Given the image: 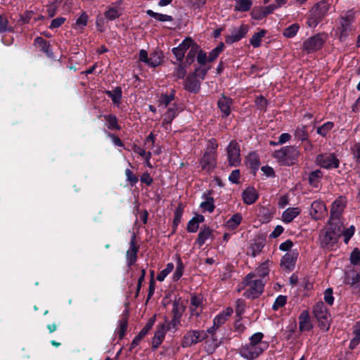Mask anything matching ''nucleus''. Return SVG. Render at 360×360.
<instances>
[{
  "label": "nucleus",
  "mask_w": 360,
  "mask_h": 360,
  "mask_svg": "<svg viewBox=\"0 0 360 360\" xmlns=\"http://www.w3.org/2000/svg\"><path fill=\"white\" fill-rule=\"evenodd\" d=\"M162 60V56L161 54L157 51L153 52L150 54V57L148 58V65L155 68L158 66Z\"/></svg>",
  "instance_id": "obj_45"
},
{
  "label": "nucleus",
  "mask_w": 360,
  "mask_h": 360,
  "mask_svg": "<svg viewBox=\"0 0 360 360\" xmlns=\"http://www.w3.org/2000/svg\"><path fill=\"white\" fill-rule=\"evenodd\" d=\"M138 250L139 248L136 245V236L134 233L131 237L129 248L126 253L127 263L129 266H131L136 262L137 259Z\"/></svg>",
  "instance_id": "obj_19"
},
{
  "label": "nucleus",
  "mask_w": 360,
  "mask_h": 360,
  "mask_svg": "<svg viewBox=\"0 0 360 360\" xmlns=\"http://www.w3.org/2000/svg\"><path fill=\"white\" fill-rule=\"evenodd\" d=\"M300 155L297 147L288 146L276 150L274 157L283 165H292Z\"/></svg>",
  "instance_id": "obj_4"
},
{
  "label": "nucleus",
  "mask_w": 360,
  "mask_h": 360,
  "mask_svg": "<svg viewBox=\"0 0 360 360\" xmlns=\"http://www.w3.org/2000/svg\"><path fill=\"white\" fill-rule=\"evenodd\" d=\"M234 11L238 12H246L250 10L252 6V0H235Z\"/></svg>",
  "instance_id": "obj_34"
},
{
  "label": "nucleus",
  "mask_w": 360,
  "mask_h": 360,
  "mask_svg": "<svg viewBox=\"0 0 360 360\" xmlns=\"http://www.w3.org/2000/svg\"><path fill=\"white\" fill-rule=\"evenodd\" d=\"M217 146L213 147L212 150H207L200 160V165L202 169L207 172L212 171L216 165V153L215 150Z\"/></svg>",
  "instance_id": "obj_13"
},
{
  "label": "nucleus",
  "mask_w": 360,
  "mask_h": 360,
  "mask_svg": "<svg viewBox=\"0 0 360 360\" xmlns=\"http://www.w3.org/2000/svg\"><path fill=\"white\" fill-rule=\"evenodd\" d=\"M343 283L349 285L353 292L360 297V272L354 268L348 269L345 272Z\"/></svg>",
  "instance_id": "obj_10"
},
{
  "label": "nucleus",
  "mask_w": 360,
  "mask_h": 360,
  "mask_svg": "<svg viewBox=\"0 0 360 360\" xmlns=\"http://www.w3.org/2000/svg\"><path fill=\"white\" fill-rule=\"evenodd\" d=\"M207 338V332L200 330H191L186 333L181 341L183 347H189Z\"/></svg>",
  "instance_id": "obj_12"
},
{
  "label": "nucleus",
  "mask_w": 360,
  "mask_h": 360,
  "mask_svg": "<svg viewBox=\"0 0 360 360\" xmlns=\"http://www.w3.org/2000/svg\"><path fill=\"white\" fill-rule=\"evenodd\" d=\"M233 311L232 308L226 307L214 317L213 320L214 325L218 327L223 325L227 321L228 318L233 314Z\"/></svg>",
  "instance_id": "obj_28"
},
{
  "label": "nucleus",
  "mask_w": 360,
  "mask_h": 360,
  "mask_svg": "<svg viewBox=\"0 0 360 360\" xmlns=\"http://www.w3.org/2000/svg\"><path fill=\"white\" fill-rule=\"evenodd\" d=\"M323 178V172L320 169L311 172L309 175V183L314 188H319Z\"/></svg>",
  "instance_id": "obj_32"
},
{
  "label": "nucleus",
  "mask_w": 360,
  "mask_h": 360,
  "mask_svg": "<svg viewBox=\"0 0 360 360\" xmlns=\"http://www.w3.org/2000/svg\"><path fill=\"white\" fill-rule=\"evenodd\" d=\"M299 329L302 332L309 331L312 329V324L308 311L304 310L299 316Z\"/></svg>",
  "instance_id": "obj_22"
},
{
  "label": "nucleus",
  "mask_w": 360,
  "mask_h": 360,
  "mask_svg": "<svg viewBox=\"0 0 360 360\" xmlns=\"http://www.w3.org/2000/svg\"><path fill=\"white\" fill-rule=\"evenodd\" d=\"M243 200L247 205L253 204L258 198V194L253 187L247 188L242 193Z\"/></svg>",
  "instance_id": "obj_27"
},
{
  "label": "nucleus",
  "mask_w": 360,
  "mask_h": 360,
  "mask_svg": "<svg viewBox=\"0 0 360 360\" xmlns=\"http://www.w3.org/2000/svg\"><path fill=\"white\" fill-rule=\"evenodd\" d=\"M88 15L83 13L76 20V27L79 29L84 28L87 23L88 21Z\"/></svg>",
  "instance_id": "obj_58"
},
{
  "label": "nucleus",
  "mask_w": 360,
  "mask_h": 360,
  "mask_svg": "<svg viewBox=\"0 0 360 360\" xmlns=\"http://www.w3.org/2000/svg\"><path fill=\"white\" fill-rule=\"evenodd\" d=\"M294 135L298 140L302 141H307L308 139L307 127L304 125L298 126L295 130Z\"/></svg>",
  "instance_id": "obj_43"
},
{
  "label": "nucleus",
  "mask_w": 360,
  "mask_h": 360,
  "mask_svg": "<svg viewBox=\"0 0 360 360\" xmlns=\"http://www.w3.org/2000/svg\"><path fill=\"white\" fill-rule=\"evenodd\" d=\"M329 9V4L324 1L317 3L311 10L310 15L307 20V24L310 27H315L324 17Z\"/></svg>",
  "instance_id": "obj_6"
},
{
  "label": "nucleus",
  "mask_w": 360,
  "mask_h": 360,
  "mask_svg": "<svg viewBox=\"0 0 360 360\" xmlns=\"http://www.w3.org/2000/svg\"><path fill=\"white\" fill-rule=\"evenodd\" d=\"M266 281L255 278V273H249L243 279V284L246 287L244 296L248 299H256L263 292Z\"/></svg>",
  "instance_id": "obj_2"
},
{
  "label": "nucleus",
  "mask_w": 360,
  "mask_h": 360,
  "mask_svg": "<svg viewBox=\"0 0 360 360\" xmlns=\"http://www.w3.org/2000/svg\"><path fill=\"white\" fill-rule=\"evenodd\" d=\"M258 217L262 223H267L272 219L273 213L269 208L262 207L259 210Z\"/></svg>",
  "instance_id": "obj_37"
},
{
  "label": "nucleus",
  "mask_w": 360,
  "mask_h": 360,
  "mask_svg": "<svg viewBox=\"0 0 360 360\" xmlns=\"http://www.w3.org/2000/svg\"><path fill=\"white\" fill-rule=\"evenodd\" d=\"M174 269V264L172 263H168L166 268L162 270L157 276V280L158 281H163L167 276L170 274Z\"/></svg>",
  "instance_id": "obj_49"
},
{
  "label": "nucleus",
  "mask_w": 360,
  "mask_h": 360,
  "mask_svg": "<svg viewBox=\"0 0 360 360\" xmlns=\"http://www.w3.org/2000/svg\"><path fill=\"white\" fill-rule=\"evenodd\" d=\"M183 311V307L180 306L177 302H174L172 303V314L174 317H176V316L179 315V318H181Z\"/></svg>",
  "instance_id": "obj_60"
},
{
  "label": "nucleus",
  "mask_w": 360,
  "mask_h": 360,
  "mask_svg": "<svg viewBox=\"0 0 360 360\" xmlns=\"http://www.w3.org/2000/svg\"><path fill=\"white\" fill-rule=\"evenodd\" d=\"M34 45L39 46L41 50L49 57L52 56V53L49 51V44L41 37H37L34 40Z\"/></svg>",
  "instance_id": "obj_41"
},
{
  "label": "nucleus",
  "mask_w": 360,
  "mask_h": 360,
  "mask_svg": "<svg viewBox=\"0 0 360 360\" xmlns=\"http://www.w3.org/2000/svg\"><path fill=\"white\" fill-rule=\"evenodd\" d=\"M353 158L360 165V142H355L350 148Z\"/></svg>",
  "instance_id": "obj_53"
},
{
  "label": "nucleus",
  "mask_w": 360,
  "mask_h": 360,
  "mask_svg": "<svg viewBox=\"0 0 360 360\" xmlns=\"http://www.w3.org/2000/svg\"><path fill=\"white\" fill-rule=\"evenodd\" d=\"M334 124L332 122H325L321 126L319 127L316 129V133L323 137H326L328 134L332 130Z\"/></svg>",
  "instance_id": "obj_42"
},
{
  "label": "nucleus",
  "mask_w": 360,
  "mask_h": 360,
  "mask_svg": "<svg viewBox=\"0 0 360 360\" xmlns=\"http://www.w3.org/2000/svg\"><path fill=\"white\" fill-rule=\"evenodd\" d=\"M350 263L353 265H357L360 262V251L358 248H354L349 257Z\"/></svg>",
  "instance_id": "obj_57"
},
{
  "label": "nucleus",
  "mask_w": 360,
  "mask_h": 360,
  "mask_svg": "<svg viewBox=\"0 0 360 360\" xmlns=\"http://www.w3.org/2000/svg\"><path fill=\"white\" fill-rule=\"evenodd\" d=\"M174 99V93L172 92L169 94H162L160 98L159 106L162 108L167 107L172 101Z\"/></svg>",
  "instance_id": "obj_47"
},
{
  "label": "nucleus",
  "mask_w": 360,
  "mask_h": 360,
  "mask_svg": "<svg viewBox=\"0 0 360 360\" xmlns=\"http://www.w3.org/2000/svg\"><path fill=\"white\" fill-rule=\"evenodd\" d=\"M104 118L107 122V127L110 130L120 129V127L117 124V117L113 115H104Z\"/></svg>",
  "instance_id": "obj_44"
},
{
  "label": "nucleus",
  "mask_w": 360,
  "mask_h": 360,
  "mask_svg": "<svg viewBox=\"0 0 360 360\" xmlns=\"http://www.w3.org/2000/svg\"><path fill=\"white\" fill-rule=\"evenodd\" d=\"M340 226L336 222H330V226L320 236V245L323 248L332 250L340 236Z\"/></svg>",
  "instance_id": "obj_3"
},
{
  "label": "nucleus",
  "mask_w": 360,
  "mask_h": 360,
  "mask_svg": "<svg viewBox=\"0 0 360 360\" xmlns=\"http://www.w3.org/2000/svg\"><path fill=\"white\" fill-rule=\"evenodd\" d=\"M346 206V199L345 197L340 196L332 204L330 210V222H335L341 216Z\"/></svg>",
  "instance_id": "obj_16"
},
{
  "label": "nucleus",
  "mask_w": 360,
  "mask_h": 360,
  "mask_svg": "<svg viewBox=\"0 0 360 360\" xmlns=\"http://www.w3.org/2000/svg\"><path fill=\"white\" fill-rule=\"evenodd\" d=\"M105 94L111 98L112 103L119 105L122 99V89L120 87L117 86L112 91H106Z\"/></svg>",
  "instance_id": "obj_35"
},
{
  "label": "nucleus",
  "mask_w": 360,
  "mask_h": 360,
  "mask_svg": "<svg viewBox=\"0 0 360 360\" xmlns=\"http://www.w3.org/2000/svg\"><path fill=\"white\" fill-rule=\"evenodd\" d=\"M316 164L326 169H337L340 166V161L337 155L333 153H324L316 157Z\"/></svg>",
  "instance_id": "obj_8"
},
{
  "label": "nucleus",
  "mask_w": 360,
  "mask_h": 360,
  "mask_svg": "<svg viewBox=\"0 0 360 360\" xmlns=\"http://www.w3.org/2000/svg\"><path fill=\"white\" fill-rule=\"evenodd\" d=\"M356 16L353 11H348L340 18V37H347L354 30V22Z\"/></svg>",
  "instance_id": "obj_11"
},
{
  "label": "nucleus",
  "mask_w": 360,
  "mask_h": 360,
  "mask_svg": "<svg viewBox=\"0 0 360 360\" xmlns=\"http://www.w3.org/2000/svg\"><path fill=\"white\" fill-rule=\"evenodd\" d=\"M264 334L260 332L254 333L249 342L239 349V354L246 360H255L258 358L269 347L266 341L263 340Z\"/></svg>",
  "instance_id": "obj_1"
},
{
  "label": "nucleus",
  "mask_w": 360,
  "mask_h": 360,
  "mask_svg": "<svg viewBox=\"0 0 360 360\" xmlns=\"http://www.w3.org/2000/svg\"><path fill=\"white\" fill-rule=\"evenodd\" d=\"M313 313L319 322V328L323 331L328 330L330 326V316L323 302H319L314 305Z\"/></svg>",
  "instance_id": "obj_5"
},
{
  "label": "nucleus",
  "mask_w": 360,
  "mask_h": 360,
  "mask_svg": "<svg viewBox=\"0 0 360 360\" xmlns=\"http://www.w3.org/2000/svg\"><path fill=\"white\" fill-rule=\"evenodd\" d=\"M355 231L354 226L352 225L347 229H345L343 230L340 229V236H342L344 238V241L345 243H347L350 238L353 236Z\"/></svg>",
  "instance_id": "obj_50"
},
{
  "label": "nucleus",
  "mask_w": 360,
  "mask_h": 360,
  "mask_svg": "<svg viewBox=\"0 0 360 360\" xmlns=\"http://www.w3.org/2000/svg\"><path fill=\"white\" fill-rule=\"evenodd\" d=\"M125 174L127 177V181H129L131 184V186L135 185L138 182V177L132 173L130 169H127L125 170Z\"/></svg>",
  "instance_id": "obj_61"
},
{
  "label": "nucleus",
  "mask_w": 360,
  "mask_h": 360,
  "mask_svg": "<svg viewBox=\"0 0 360 360\" xmlns=\"http://www.w3.org/2000/svg\"><path fill=\"white\" fill-rule=\"evenodd\" d=\"M167 331V329L166 328V325L165 324H162L158 328L152 340V347L154 349H156L161 345Z\"/></svg>",
  "instance_id": "obj_23"
},
{
  "label": "nucleus",
  "mask_w": 360,
  "mask_h": 360,
  "mask_svg": "<svg viewBox=\"0 0 360 360\" xmlns=\"http://www.w3.org/2000/svg\"><path fill=\"white\" fill-rule=\"evenodd\" d=\"M184 272V265L180 257L177 258V266L173 274V280L178 281L182 276Z\"/></svg>",
  "instance_id": "obj_52"
},
{
  "label": "nucleus",
  "mask_w": 360,
  "mask_h": 360,
  "mask_svg": "<svg viewBox=\"0 0 360 360\" xmlns=\"http://www.w3.org/2000/svg\"><path fill=\"white\" fill-rule=\"evenodd\" d=\"M227 154L229 164L231 166L236 167L240 163V148L238 143L234 141L229 143L227 146Z\"/></svg>",
  "instance_id": "obj_15"
},
{
  "label": "nucleus",
  "mask_w": 360,
  "mask_h": 360,
  "mask_svg": "<svg viewBox=\"0 0 360 360\" xmlns=\"http://www.w3.org/2000/svg\"><path fill=\"white\" fill-rule=\"evenodd\" d=\"M297 256L298 252L297 250L287 252L281 260V266L288 270H292L295 267Z\"/></svg>",
  "instance_id": "obj_20"
},
{
  "label": "nucleus",
  "mask_w": 360,
  "mask_h": 360,
  "mask_svg": "<svg viewBox=\"0 0 360 360\" xmlns=\"http://www.w3.org/2000/svg\"><path fill=\"white\" fill-rule=\"evenodd\" d=\"M251 15L255 20H262L264 17L266 16L262 8H253L251 13Z\"/></svg>",
  "instance_id": "obj_63"
},
{
  "label": "nucleus",
  "mask_w": 360,
  "mask_h": 360,
  "mask_svg": "<svg viewBox=\"0 0 360 360\" xmlns=\"http://www.w3.org/2000/svg\"><path fill=\"white\" fill-rule=\"evenodd\" d=\"M124 11V8L122 7V1H117L114 3H112L110 6H108L106 11L104 13V17L98 16L96 19V25L99 27L101 24L105 22V21H112L118 18L122 15Z\"/></svg>",
  "instance_id": "obj_7"
},
{
  "label": "nucleus",
  "mask_w": 360,
  "mask_h": 360,
  "mask_svg": "<svg viewBox=\"0 0 360 360\" xmlns=\"http://www.w3.org/2000/svg\"><path fill=\"white\" fill-rule=\"evenodd\" d=\"M299 29V25L297 23H294L286 27L283 30V34L287 38H292L296 35Z\"/></svg>",
  "instance_id": "obj_46"
},
{
  "label": "nucleus",
  "mask_w": 360,
  "mask_h": 360,
  "mask_svg": "<svg viewBox=\"0 0 360 360\" xmlns=\"http://www.w3.org/2000/svg\"><path fill=\"white\" fill-rule=\"evenodd\" d=\"M232 100L225 96H221L218 101V107L220 109L223 117H228L230 115V108Z\"/></svg>",
  "instance_id": "obj_26"
},
{
  "label": "nucleus",
  "mask_w": 360,
  "mask_h": 360,
  "mask_svg": "<svg viewBox=\"0 0 360 360\" xmlns=\"http://www.w3.org/2000/svg\"><path fill=\"white\" fill-rule=\"evenodd\" d=\"M178 112V105L176 103H173L167 110L164 115L162 121V125L171 123L174 118L176 116Z\"/></svg>",
  "instance_id": "obj_31"
},
{
  "label": "nucleus",
  "mask_w": 360,
  "mask_h": 360,
  "mask_svg": "<svg viewBox=\"0 0 360 360\" xmlns=\"http://www.w3.org/2000/svg\"><path fill=\"white\" fill-rule=\"evenodd\" d=\"M192 45L193 39L190 37H186L177 47L172 49V52L178 61L180 62L183 60L186 51L189 49Z\"/></svg>",
  "instance_id": "obj_18"
},
{
  "label": "nucleus",
  "mask_w": 360,
  "mask_h": 360,
  "mask_svg": "<svg viewBox=\"0 0 360 360\" xmlns=\"http://www.w3.org/2000/svg\"><path fill=\"white\" fill-rule=\"evenodd\" d=\"M264 248V243L262 241L255 242L250 246L251 255L252 257H255L259 255L262 248Z\"/></svg>",
  "instance_id": "obj_56"
},
{
  "label": "nucleus",
  "mask_w": 360,
  "mask_h": 360,
  "mask_svg": "<svg viewBox=\"0 0 360 360\" xmlns=\"http://www.w3.org/2000/svg\"><path fill=\"white\" fill-rule=\"evenodd\" d=\"M186 74V70L182 64H179L175 69L174 75L176 79H183Z\"/></svg>",
  "instance_id": "obj_59"
},
{
  "label": "nucleus",
  "mask_w": 360,
  "mask_h": 360,
  "mask_svg": "<svg viewBox=\"0 0 360 360\" xmlns=\"http://www.w3.org/2000/svg\"><path fill=\"white\" fill-rule=\"evenodd\" d=\"M327 39V34L318 33L306 39L302 44L303 51L308 53H314L321 49Z\"/></svg>",
  "instance_id": "obj_9"
},
{
  "label": "nucleus",
  "mask_w": 360,
  "mask_h": 360,
  "mask_svg": "<svg viewBox=\"0 0 360 360\" xmlns=\"http://www.w3.org/2000/svg\"><path fill=\"white\" fill-rule=\"evenodd\" d=\"M200 83L195 75L188 76L184 84V88L192 93H197L200 90Z\"/></svg>",
  "instance_id": "obj_25"
},
{
  "label": "nucleus",
  "mask_w": 360,
  "mask_h": 360,
  "mask_svg": "<svg viewBox=\"0 0 360 360\" xmlns=\"http://www.w3.org/2000/svg\"><path fill=\"white\" fill-rule=\"evenodd\" d=\"M326 214V208L322 201L316 200L311 203L310 214L314 219L319 220Z\"/></svg>",
  "instance_id": "obj_21"
},
{
  "label": "nucleus",
  "mask_w": 360,
  "mask_h": 360,
  "mask_svg": "<svg viewBox=\"0 0 360 360\" xmlns=\"http://www.w3.org/2000/svg\"><path fill=\"white\" fill-rule=\"evenodd\" d=\"M287 302V297L285 295H278L276 299L275 300L273 305L272 309L274 311L278 310V309L284 307Z\"/></svg>",
  "instance_id": "obj_51"
},
{
  "label": "nucleus",
  "mask_w": 360,
  "mask_h": 360,
  "mask_svg": "<svg viewBox=\"0 0 360 360\" xmlns=\"http://www.w3.org/2000/svg\"><path fill=\"white\" fill-rule=\"evenodd\" d=\"M300 212L299 207H289L283 212L282 221L286 224L290 223L300 214Z\"/></svg>",
  "instance_id": "obj_29"
},
{
  "label": "nucleus",
  "mask_w": 360,
  "mask_h": 360,
  "mask_svg": "<svg viewBox=\"0 0 360 360\" xmlns=\"http://www.w3.org/2000/svg\"><path fill=\"white\" fill-rule=\"evenodd\" d=\"M180 319L181 318H179V315L176 317L173 316L172 321L166 326L167 330H174L175 331L180 323Z\"/></svg>",
  "instance_id": "obj_62"
},
{
  "label": "nucleus",
  "mask_w": 360,
  "mask_h": 360,
  "mask_svg": "<svg viewBox=\"0 0 360 360\" xmlns=\"http://www.w3.org/2000/svg\"><path fill=\"white\" fill-rule=\"evenodd\" d=\"M242 220V214L240 213H236L227 220L226 222V226L229 230H234L240 225Z\"/></svg>",
  "instance_id": "obj_33"
},
{
  "label": "nucleus",
  "mask_w": 360,
  "mask_h": 360,
  "mask_svg": "<svg viewBox=\"0 0 360 360\" xmlns=\"http://www.w3.org/2000/svg\"><path fill=\"white\" fill-rule=\"evenodd\" d=\"M266 31L261 30L259 32L255 33L251 39H250V44L254 48H258L261 45L262 39L265 36Z\"/></svg>",
  "instance_id": "obj_38"
},
{
  "label": "nucleus",
  "mask_w": 360,
  "mask_h": 360,
  "mask_svg": "<svg viewBox=\"0 0 360 360\" xmlns=\"http://www.w3.org/2000/svg\"><path fill=\"white\" fill-rule=\"evenodd\" d=\"M200 207L203 212H212L215 207L213 198L205 195V200L200 203Z\"/></svg>",
  "instance_id": "obj_39"
},
{
  "label": "nucleus",
  "mask_w": 360,
  "mask_h": 360,
  "mask_svg": "<svg viewBox=\"0 0 360 360\" xmlns=\"http://www.w3.org/2000/svg\"><path fill=\"white\" fill-rule=\"evenodd\" d=\"M212 238V230L207 226H204L201 228L195 243L199 246L202 247L206 242L207 240Z\"/></svg>",
  "instance_id": "obj_24"
},
{
  "label": "nucleus",
  "mask_w": 360,
  "mask_h": 360,
  "mask_svg": "<svg viewBox=\"0 0 360 360\" xmlns=\"http://www.w3.org/2000/svg\"><path fill=\"white\" fill-rule=\"evenodd\" d=\"M146 13L159 22H171L173 20V18L171 15L155 13L152 10H147Z\"/></svg>",
  "instance_id": "obj_40"
},
{
  "label": "nucleus",
  "mask_w": 360,
  "mask_h": 360,
  "mask_svg": "<svg viewBox=\"0 0 360 360\" xmlns=\"http://www.w3.org/2000/svg\"><path fill=\"white\" fill-rule=\"evenodd\" d=\"M271 265V262L269 260H266L262 262L256 269L255 271V278L257 276L259 277V278H262L264 280V278L267 276L269 274V268Z\"/></svg>",
  "instance_id": "obj_30"
},
{
  "label": "nucleus",
  "mask_w": 360,
  "mask_h": 360,
  "mask_svg": "<svg viewBox=\"0 0 360 360\" xmlns=\"http://www.w3.org/2000/svg\"><path fill=\"white\" fill-rule=\"evenodd\" d=\"M224 44L220 43L216 48L212 49L209 53L208 61L211 62L216 59L219 53L224 50Z\"/></svg>",
  "instance_id": "obj_54"
},
{
  "label": "nucleus",
  "mask_w": 360,
  "mask_h": 360,
  "mask_svg": "<svg viewBox=\"0 0 360 360\" xmlns=\"http://www.w3.org/2000/svg\"><path fill=\"white\" fill-rule=\"evenodd\" d=\"M190 50L186 56V61L191 64L194 61L196 53L198 52V46L193 41V45L189 48Z\"/></svg>",
  "instance_id": "obj_48"
},
{
  "label": "nucleus",
  "mask_w": 360,
  "mask_h": 360,
  "mask_svg": "<svg viewBox=\"0 0 360 360\" xmlns=\"http://www.w3.org/2000/svg\"><path fill=\"white\" fill-rule=\"evenodd\" d=\"M354 338L351 340L349 347L353 349L360 343V322L356 323L353 328Z\"/></svg>",
  "instance_id": "obj_36"
},
{
  "label": "nucleus",
  "mask_w": 360,
  "mask_h": 360,
  "mask_svg": "<svg viewBox=\"0 0 360 360\" xmlns=\"http://www.w3.org/2000/svg\"><path fill=\"white\" fill-rule=\"evenodd\" d=\"M189 309L191 316H200L204 309V300L201 295L191 296Z\"/></svg>",
  "instance_id": "obj_17"
},
{
  "label": "nucleus",
  "mask_w": 360,
  "mask_h": 360,
  "mask_svg": "<svg viewBox=\"0 0 360 360\" xmlns=\"http://www.w3.org/2000/svg\"><path fill=\"white\" fill-rule=\"evenodd\" d=\"M248 32V26L245 24H242L240 27H233L231 31V34L226 37L225 41L229 44L237 42L243 39Z\"/></svg>",
  "instance_id": "obj_14"
},
{
  "label": "nucleus",
  "mask_w": 360,
  "mask_h": 360,
  "mask_svg": "<svg viewBox=\"0 0 360 360\" xmlns=\"http://www.w3.org/2000/svg\"><path fill=\"white\" fill-rule=\"evenodd\" d=\"M127 328V321L126 319H122L119 321V326L117 328V333L119 335V338L122 339L125 335Z\"/></svg>",
  "instance_id": "obj_55"
},
{
  "label": "nucleus",
  "mask_w": 360,
  "mask_h": 360,
  "mask_svg": "<svg viewBox=\"0 0 360 360\" xmlns=\"http://www.w3.org/2000/svg\"><path fill=\"white\" fill-rule=\"evenodd\" d=\"M199 228V224L193 217L187 224V230L190 233H195Z\"/></svg>",
  "instance_id": "obj_64"
}]
</instances>
